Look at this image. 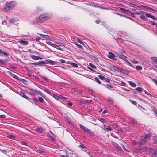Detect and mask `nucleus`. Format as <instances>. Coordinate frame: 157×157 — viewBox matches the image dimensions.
Returning a JSON list of instances; mask_svg holds the SVG:
<instances>
[{"label": "nucleus", "instance_id": "58836bf2", "mask_svg": "<svg viewBox=\"0 0 157 157\" xmlns=\"http://www.w3.org/2000/svg\"><path fill=\"white\" fill-rule=\"evenodd\" d=\"M93 59L95 63H98L99 62L98 59L95 57H94Z\"/></svg>", "mask_w": 157, "mask_h": 157}, {"label": "nucleus", "instance_id": "864d4df0", "mask_svg": "<svg viewBox=\"0 0 157 157\" xmlns=\"http://www.w3.org/2000/svg\"><path fill=\"white\" fill-rule=\"evenodd\" d=\"M147 9H149V10H151L152 11H157L156 10H154L152 8H150V7H147L146 6H144Z\"/></svg>", "mask_w": 157, "mask_h": 157}, {"label": "nucleus", "instance_id": "a211bd4d", "mask_svg": "<svg viewBox=\"0 0 157 157\" xmlns=\"http://www.w3.org/2000/svg\"><path fill=\"white\" fill-rule=\"evenodd\" d=\"M157 157V149L155 150L154 152L151 155V157Z\"/></svg>", "mask_w": 157, "mask_h": 157}, {"label": "nucleus", "instance_id": "b1692460", "mask_svg": "<svg viewBox=\"0 0 157 157\" xmlns=\"http://www.w3.org/2000/svg\"><path fill=\"white\" fill-rule=\"evenodd\" d=\"M53 47L59 50H62V49L61 48L59 47V46L58 45L54 44V45H53Z\"/></svg>", "mask_w": 157, "mask_h": 157}, {"label": "nucleus", "instance_id": "0e129e2a", "mask_svg": "<svg viewBox=\"0 0 157 157\" xmlns=\"http://www.w3.org/2000/svg\"><path fill=\"white\" fill-rule=\"evenodd\" d=\"M21 144L23 145H27V143L26 142L23 141L21 142Z\"/></svg>", "mask_w": 157, "mask_h": 157}, {"label": "nucleus", "instance_id": "052dcab7", "mask_svg": "<svg viewBox=\"0 0 157 157\" xmlns=\"http://www.w3.org/2000/svg\"><path fill=\"white\" fill-rule=\"evenodd\" d=\"M132 62L135 64H137L139 63V62L135 60H133L132 61Z\"/></svg>", "mask_w": 157, "mask_h": 157}, {"label": "nucleus", "instance_id": "f3484780", "mask_svg": "<svg viewBox=\"0 0 157 157\" xmlns=\"http://www.w3.org/2000/svg\"><path fill=\"white\" fill-rule=\"evenodd\" d=\"M55 43L56 44H59V46L62 45L63 44L61 42V41L60 40L54 39V40Z\"/></svg>", "mask_w": 157, "mask_h": 157}, {"label": "nucleus", "instance_id": "5fc2aeb1", "mask_svg": "<svg viewBox=\"0 0 157 157\" xmlns=\"http://www.w3.org/2000/svg\"><path fill=\"white\" fill-rule=\"evenodd\" d=\"M99 77L101 80H104L105 79V77L102 75H100L99 76Z\"/></svg>", "mask_w": 157, "mask_h": 157}, {"label": "nucleus", "instance_id": "603ef678", "mask_svg": "<svg viewBox=\"0 0 157 157\" xmlns=\"http://www.w3.org/2000/svg\"><path fill=\"white\" fill-rule=\"evenodd\" d=\"M144 92L145 94H146L149 96H151V94H149L148 92H147V91H146L145 90H144Z\"/></svg>", "mask_w": 157, "mask_h": 157}, {"label": "nucleus", "instance_id": "3c124183", "mask_svg": "<svg viewBox=\"0 0 157 157\" xmlns=\"http://www.w3.org/2000/svg\"><path fill=\"white\" fill-rule=\"evenodd\" d=\"M54 39H55L52 36H49V38H48V40L50 41H54Z\"/></svg>", "mask_w": 157, "mask_h": 157}, {"label": "nucleus", "instance_id": "f704fd0d", "mask_svg": "<svg viewBox=\"0 0 157 157\" xmlns=\"http://www.w3.org/2000/svg\"><path fill=\"white\" fill-rule=\"evenodd\" d=\"M71 64L74 67L77 68L78 67V65L76 63H71Z\"/></svg>", "mask_w": 157, "mask_h": 157}, {"label": "nucleus", "instance_id": "c756f323", "mask_svg": "<svg viewBox=\"0 0 157 157\" xmlns=\"http://www.w3.org/2000/svg\"><path fill=\"white\" fill-rule=\"evenodd\" d=\"M74 43L75 45H76L79 48L81 49L82 48V46L78 44V43L76 42H74Z\"/></svg>", "mask_w": 157, "mask_h": 157}, {"label": "nucleus", "instance_id": "72a5a7b5", "mask_svg": "<svg viewBox=\"0 0 157 157\" xmlns=\"http://www.w3.org/2000/svg\"><path fill=\"white\" fill-rule=\"evenodd\" d=\"M135 90L137 91H139L140 92H141L142 91V89L140 87H138L136 88L135 89Z\"/></svg>", "mask_w": 157, "mask_h": 157}, {"label": "nucleus", "instance_id": "f8f14e48", "mask_svg": "<svg viewBox=\"0 0 157 157\" xmlns=\"http://www.w3.org/2000/svg\"><path fill=\"white\" fill-rule=\"evenodd\" d=\"M44 61V62H45V63H46V64H49L51 65H54L56 63L55 61L51 60H49V61L46 60Z\"/></svg>", "mask_w": 157, "mask_h": 157}, {"label": "nucleus", "instance_id": "bb28decb", "mask_svg": "<svg viewBox=\"0 0 157 157\" xmlns=\"http://www.w3.org/2000/svg\"><path fill=\"white\" fill-rule=\"evenodd\" d=\"M108 101L111 104H113L114 102L113 99L111 98H109L108 100Z\"/></svg>", "mask_w": 157, "mask_h": 157}, {"label": "nucleus", "instance_id": "423d86ee", "mask_svg": "<svg viewBox=\"0 0 157 157\" xmlns=\"http://www.w3.org/2000/svg\"><path fill=\"white\" fill-rule=\"evenodd\" d=\"M112 68L114 71L118 72H123V71H126L125 70L122 68L120 69L119 67L113 65V66Z\"/></svg>", "mask_w": 157, "mask_h": 157}, {"label": "nucleus", "instance_id": "49530a36", "mask_svg": "<svg viewBox=\"0 0 157 157\" xmlns=\"http://www.w3.org/2000/svg\"><path fill=\"white\" fill-rule=\"evenodd\" d=\"M9 21L10 23H12L14 22V20L13 19H11L9 20Z\"/></svg>", "mask_w": 157, "mask_h": 157}, {"label": "nucleus", "instance_id": "13d9d810", "mask_svg": "<svg viewBox=\"0 0 157 157\" xmlns=\"http://www.w3.org/2000/svg\"><path fill=\"white\" fill-rule=\"evenodd\" d=\"M153 65L155 67H156V68H157V63H155V62H153Z\"/></svg>", "mask_w": 157, "mask_h": 157}, {"label": "nucleus", "instance_id": "a878e982", "mask_svg": "<svg viewBox=\"0 0 157 157\" xmlns=\"http://www.w3.org/2000/svg\"><path fill=\"white\" fill-rule=\"evenodd\" d=\"M120 9L121 10H122L126 13H127L129 12L128 10L125 9L124 8H120Z\"/></svg>", "mask_w": 157, "mask_h": 157}, {"label": "nucleus", "instance_id": "7c9ffc66", "mask_svg": "<svg viewBox=\"0 0 157 157\" xmlns=\"http://www.w3.org/2000/svg\"><path fill=\"white\" fill-rule=\"evenodd\" d=\"M21 95L25 99H28L29 97H27L24 93H22Z\"/></svg>", "mask_w": 157, "mask_h": 157}, {"label": "nucleus", "instance_id": "1a4fd4ad", "mask_svg": "<svg viewBox=\"0 0 157 157\" xmlns=\"http://www.w3.org/2000/svg\"><path fill=\"white\" fill-rule=\"evenodd\" d=\"M31 58L35 60H38L39 59H41L42 58L40 57L37 56L35 55H32L30 56Z\"/></svg>", "mask_w": 157, "mask_h": 157}, {"label": "nucleus", "instance_id": "c85d7f7f", "mask_svg": "<svg viewBox=\"0 0 157 157\" xmlns=\"http://www.w3.org/2000/svg\"><path fill=\"white\" fill-rule=\"evenodd\" d=\"M95 80L96 81L98 84H101V82L100 81L99 79L97 77H96L94 78Z\"/></svg>", "mask_w": 157, "mask_h": 157}, {"label": "nucleus", "instance_id": "412c9836", "mask_svg": "<svg viewBox=\"0 0 157 157\" xmlns=\"http://www.w3.org/2000/svg\"><path fill=\"white\" fill-rule=\"evenodd\" d=\"M39 35L42 36H43L44 38L46 39V40H48L49 36L48 35H44L41 34H39Z\"/></svg>", "mask_w": 157, "mask_h": 157}, {"label": "nucleus", "instance_id": "ddd939ff", "mask_svg": "<svg viewBox=\"0 0 157 157\" xmlns=\"http://www.w3.org/2000/svg\"><path fill=\"white\" fill-rule=\"evenodd\" d=\"M105 126V125H104L103 127L104 130H106L108 132L112 130V129L110 126H109L107 128H106Z\"/></svg>", "mask_w": 157, "mask_h": 157}, {"label": "nucleus", "instance_id": "cd10ccee", "mask_svg": "<svg viewBox=\"0 0 157 157\" xmlns=\"http://www.w3.org/2000/svg\"><path fill=\"white\" fill-rule=\"evenodd\" d=\"M144 13L145 14L146 16H147V17H149V18H151V17L152 16V15H151V14L149 13H147L145 12V13Z\"/></svg>", "mask_w": 157, "mask_h": 157}, {"label": "nucleus", "instance_id": "e2e57ef3", "mask_svg": "<svg viewBox=\"0 0 157 157\" xmlns=\"http://www.w3.org/2000/svg\"><path fill=\"white\" fill-rule=\"evenodd\" d=\"M67 105L70 106H72V103L70 101H68L67 103Z\"/></svg>", "mask_w": 157, "mask_h": 157}, {"label": "nucleus", "instance_id": "9b49d317", "mask_svg": "<svg viewBox=\"0 0 157 157\" xmlns=\"http://www.w3.org/2000/svg\"><path fill=\"white\" fill-rule=\"evenodd\" d=\"M108 57L110 58V59H114V58L115 57V55L113 53L109 52V55L108 56Z\"/></svg>", "mask_w": 157, "mask_h": 157}, {"label": "nucleus", "instance_id": "79ce46f5", "mask_svg": "<svg viewBox=\"0 0 157 157\" xmlns=\"http://www.w3.org/2000/svg\"><path fill=\"white\" fill-rule=\"evenodd\" d=\"M8 137L10 139H14L15 138V136H14L11 135H9L8 136Z\"/></svg>", "mask_w": 157, "mask_h": 157}, {"label": "nucleus", "instance_id": "f03ea898", "mask_svg": "<svg viewBox=\"0 0 157 157\" xmlns=\"http://www.w3.org/2000/svg\"><path fill=\"white\" fill-rule=\"evenodd\" d=\"M29 94L31 95L35 96L38 94L43 97L44 94L40 91L30 88H29Z\"/></svg>", "mask_w": 157, "mask_h": 157}, {"label": "nucleus", "instance_id": "dca6fc26", "mask_svg": "<svg viewBox=\"0 0 157 157\" xmlns=\"http://www.w3.org/2000/svg\"><path fill=\"white\" fill-rule=\"evenodd\" d=\"M36 131L38 133H41L43 131V129L41 127H38L36 128Z\"/></svg>", "mask_w": 157, "mask_h": 157}, {"label": "nucleus", "instance_id": "69168bd1", "mask_svg": "<svg viewBox=\"0 0 157 157\" xmlns=\"http://www.w3.org/2000/svg\"><path fill=\"white\" fill-rule=\"evenodd\" d=\"M77 41L80 43L81 44H83V42L82 41H81L79 39H78L77 40Z\"/></svg>", "mask_w": 157, "mask_h": 157}, {"label": "nucleus", "instance_id": "aec40b11", "mask_svg": "<svg viewBox=\"0 0 157 157\" xmlns=\"http://www.w3.org/2000/svg\"><path fill=\"white\" fill-rule=\"evenodd\" d=\"M9 74L13 78L16 79H18V77L16 75H14V74L11 73V72H9Z\"/></svg>", "mask_w": 157, "mask_h": 157}, {"label": "nucleus", "instance_id": "37998d69", "mask_svg": "<svg viewBox=\"0 0 157 157\" xmlns=\"http://www.w3.org/2000/svg\"><path fill=\"white\" fill-rule=\"evenodd\" d=\"M138 142H137L135 140L133 141L132 142V144L134 145H136V144L138 145Z\"/></svg>", "mask_w": 157, "mask_h": 157}, {"label": "nucleus", "instance_id": "6ab92c4d", "mask_svg": "<svg viewBox=\"0 0 157 157\" xmlns=\"http://www.w3.org/2000/svg\"><path fill=\"white\" fill-rule=\"evenodd\" d=\"M19 43L23 45H26L28 44V42L27 41L21 40L19 41Z\"/></svg>", "mask_w": 157, "mask_h": 157}, {"label": "nucleus", "instance_id": "e433bc0d", "mask_svg": "<svg viewBox=\"0 0 157 157\" xmlns=\"http://www.w3.org/2000/svg\"><path fill=\"white\" fill-rule=\"evenodd\" d=\"M79 147L80 148H81L83 151H86L84 149V148H85V147L83 145V144H81L79 145Z\"/></svg>", "mask_w": 157, "mask_h": 157}, {"label": "nucleus", "instance_id": "393cba45", "mask_svg": "<svg viewBox=\"0 0 157 157\" xmlns=\"http://www.w3.org/2000/svg\"><path fill=\"white\" fill-rule=\"evenodd\" d=\"M88 91L92 96H94V94L92 89H88Z\"/></svg>", "mask_w": 157, "mask_h": 157}, {"label": "nucleus", "instance_id": "09e8293b", "mask_svg": "<svg viewBox=\"0 0 157 157\" xmlns=\"http://www.w3.org/2000/svg\"><path fill=\"white\" fill-rule=\"evenodd\" d=\"M152 59L154 62H156L157 63V57H153L152 58Z\"/></svg>", "mask_w": 157, "mask_h": 157}, {"label": "nucleus", "instance_id": "ea45409f", "mask_svg": "<svg viewBox=\"0 0 157 157\" xmlns=\"http://www.w3.org/2000/svg\"><path fill=\"white\" fill-rule=\"evenodd\" d=\"M99 120L101 122L103 123H104L105 122V120L102 118H100L99 119Z\"/></svg>", "mask_w": 157, "mask_h": 157}, {"label": "nucleus", "instance_id": "0eeeda50", "mask_svg": "<svg viewBox=\"0 0 157 157\" xmlns=\"http://www.w3.org/2000/svg\"><path fill=\"white\" fill-rule=\"evenodd\" d=\"M112 143L115 148H116L117 150L119 151H121L122 150L121 148L116 142L114 141H112Z\"/></svg>", "mask_w": 157, "mask_h": 157}, {"label": "nucleus", "instance_id": "c9c22d12", "mask_svg": "<svg viewBox=\"0 0 157 157\" xmlns=\"http://www.w3.org/2000/svg\"><path fill=\"white\" fill-rule=\"evenodd\" d=\"M130 102L132 103V104H133L134 105L136 106V105H137V103L136 102L134 101V100H130Z\"/></svg>", "mask_w": 157, "mask_h": 157}, {"label": "nucleus", "instance_id": "20e7f679", "mask_svg": "<svg viewBox=\"0 0 157 157\" xmlns=\"http://www.w3.org/2000/svg\"><path fill=\"white\" fill-rule=\"evenodd\" d=\"M48 19V17L44 14H42L40 16L38 17V19L39 20V21L40 22H43L46 21Z\"/></svg>", "mask_w": 157, "mask_h": 157}, {"label": "nucleus", "instance_id": "6e6d98bb", "mask_svg": "<svg viewBox=\"0 0 157 157\" xmlns=\"http://www.w3.org/2000/svg\"><path fill=\"white\" fill-rule=\"evenodd\" d=\"M87 112L90 114L92 113L93 111L91 109H89L87 110Z\"/></svg>", "mask_w": 157, "mask_h": 157}, {"label": "nucleus", "instance_id": "4468645a", "mask_svg": "<svg viewBox=\"0 0 157 157\" xmlns=\"http://www.w3.org/2000/svg\"><path fill=\"white\" fill-rule=\"evenodd\" d=\"M146 143L144 141V140H143L142 139L138 141V145H139V146H140L144 144H145Z\"/></svg>", "mask_w": 157, "mask_h": 157}, {"label": "nucleus", "instance_id": "a18cd8bd", "mask_svg": "<svg viewBox=\"0 0 157 157\" xmlns=\"http://www.w3.org/2000/svg\"><path fill=\"white\" fill-rule=\"evenodd\" d=\"M46 43L50 45L51 46H52V47H53V45H54V44H52V42H50V41H48V42L47 41Z\"/></svg>", "mask_w": 157, "mask_h": 157}, {"label": "nucleus", "instance_id": "5701e85b", "mask_svg": "<svg viewBox=\"0 0 157 157\" xmlns=\"http://www.w3.org/2000/svg\"><path fill=\"white\" fill-rule=\"evenodd\" d=\"M128 82H129V84L130 85H131L132 86L134 87H135L136 86V84L135 83L133 82L132 81H129Z\"/></svg>", "mask_w": 157, "mask_h": 157}, {"label": "nucleus", "instance_id": "680f3d73", "mask_svg": "<svg viewBox=\"0 0 157 157\" xmlns=\"http://www.w3.org/2000/svg\"><path fill=\"white\" fill-rule=\"evenodd\" d=\"M127 64L128 65H129V66H131V67H132L133 68H134L133 66L128 61H127Z\"/></svg>", "mask_w": 157, "mask_h": 157}, {"label": "nucleus", "instance_id": "4be33fe9", "mask_svg": "<svg viewBox=\"0 0 157 157\" xmlns=\"http://www.w3.org/2000/svg\"><path fill=\"white\" fill-rule=\"evenodd\" d=\"M135 98L138 99L140 101H142L143 102H144V103L145 102V101L144 100L138 97L137 96H135Z\"/></svg>", "mask_w": 157, "mask_h": 157}, {"label": "nucleus", "instance_id": "39448f33", "mask_svg": "<svg viewBox=\"0 0 157 157\" xmlns=\"http://www.w3.org/2000/svg\"><path fill=\"white\" fill-rule=\"evenodd\" d=\"M45 62L44 61H39L37 62L34 63H31L32 65H38L39 66H43L44 65L46 64Z\"/></svg>", "mask_w": 157, "mask_h": 157}, {"label": "nucleus", "instance_id": "de8ad7c7", "mask_svg": "<svg viewBox=\"0 0 157 157\" xmlns=\"http://www.w3.org/2000/svg\"><path fill=\"white\" fill-rule=\"evenodd\" d=\"M89 65L91 67H92L93 68H96V67L94 65L92 64V63H90L89 64Z\"/></svg>", "mask_w": 157, "mask_h": 157}, {"label": "nucleus", "instance_id": "9d476101", "mask_svg": "<svg viewBox=\"0 0 157 157\" xmlns=\"http://www.w3.org/2000/svg\"><path fill=\"white\" fill-rule=\"evenodd\" d=\"M151 136L149 134H146L144 136V138L142 139L146 143L147 140Z\"/></svg>", "mask_w": 157, "mask_h": 157}, {"label": "nucleus", "instance_id": "c03bdc74", "mask_svg": "<svg viewBox=\"0 0 157 157\" xmlns=\"http://www.w3.org/2000/svg\"><path fill=\"white\" fill-rule=\"evenodd\" d=\"M53 97L56 99H58L59 98V97L56 94H53Z\"/></svg>", "mask_w": 157, "mask_h": 157}, {"label": "nucleus", "instance_id": "2f4dec72", "mask_svg": "<svg viewBox=\"0 0 157 157\" xmlns=\"http://www.w3.org/2000/svg\"><path fill=\"white\" fill-rule=\"evenodd\" d=\"M135 68L137 70H141L142 69V67L140 66H137Z\"/></svg>", "mask_w": 157, "mask_h": 157}, {"label": "nucleus", "instance_id": "338daca9", "mask_svg": "<svg viewBox=\"0 0 157 157\" xmlns=\"http://www.w3.org/2000/svg\"><path fill=\"white\" fill-rule=\"evenodd\" d=\"M92 6H93L94 7H96V8H99V6H97V5H92Z\"/></svg>", "mask_w": 157, "mask_h": 157}, {"label": "nucleus", "instance_id": "774afa93", "mask_svg": "<svg viewBox=\"0 0 157 157\" xmlns=\"http://www.w3.org/2000/svg\"><path fill=\"white\" fill-rule=\"evenodd\" d=\"M153 81L155 83V84L157 86V81L155 79H153Z\"/></svg>", "mask_w": 157, "mask_h": 157}, {"label": "nucleus", "instance_id": "473e14b6", "mask_svg": "<svg viewBox=\"0 0 157 157\" xmlns=\"http://www.w3.org/2000/svg\"><path fill=\"white\" fill-rule=\"evenodd\" d=\"M42 79L44 80H45V81H46L47 82L48 81V78L46 76H42Z\"/></svg>", "mask_w": 157, "mask_h": 157}, {"label": "nucleus", "instance_id": "4d7b16f0", "mask_svg": "<svg viewBox=\"0 0 157 157\" xmlns=\"http://www.w3.org/2000/svg\"><path fill=\"white\" fill-rule=\"evenodd\" d=\"M6 117V116L4 115H0V118H4Z\"/></svg>", "mask_w": 157, "mask_h": 157}, {"label": "nucleus", "instance_id": "6e6552de", "mask_svg": "<svg viewBox=\"0 0 157 157\" xmlns=\"http://www.w3.org/2000/svg\"><path fill=\"white\" fill-rule=\"evenodd\" d=\"M145 13L144 12H141L140 13H138V14H141L140 16V17L144 21H146L147 20V18L146 17V16L145 14L144 13Z\"/></svg>", "mask_w": 157, "mask_h": 157}, {"label": "nucleus", "instance_id": "7ed1b4c3", "mask_svg": "<svg viewBox=\"0 0 157 157\" xmlns=\"http://www.w3.org/2000/svg\"><path fill=\"white\" fill-rule=\"evenodd\" d=\"M80 128L84 132H87L88 134L92 136L95 135L94 133L92 132L90 130L88 129L86 127L82 125H80Z\"/></svg>", "mask_w": 157, "mask_h": 157}, {"label": "nucleus", "instance_id": "2eb2a0df", "mask_svg": "<svg viewBox=\"0 0 157 157\" xmlns=\"http://www.w3.org/2000/svg\"><path fill=\"white\" fill-rule=\"evenodd\" d=\"M130 121V123L133 125H135L137 123L136 121L132 118H131Z\"/></svg>", "mask_w": 157, "mask_h": 157}, {"label": "nucleus", "instance_id": "4c0bfd02", "mask_svg": "<svg viewBox=\"0 0 157 157\" xmlns=\"http://www.w3.org/2000/svg\"><path fill=\"white\" fill-rule=\"evenodd\" d=\"M39 101L41 103H42L44 101V100L43 98L41 97H39L38 98Z\"/></svg>", "mask_w": 157, "mask_h": 157}, {"label": "nucleus", "instance_id": "a19ab883", "mask_svg": "<svg viewBox=\"0 0 157 157\" xmlns=\"http://www.w3.org/2000/svg\"><path fill=\"white\" fill-rule=\"evenodd\" d=\"M1 54H3L6 56H7L8 55V53L6 52H5L4 51H2Z\"/></svg>", "mask_w": 157, "mask_h": 157}, {"label": "nucleus", "instance_id": "bf43d9fd", "mask_svg": "<svg viewBox=\"0 0 157 157\" xmlns=\"http://www.w3.org/2000/svg\"><path fill=\"white\" fill-rule=\"evenodd\" d=\"M105 81L106 82L109 83L110 82V80L108 78H106L105 79Z\"/></svg>", "mask_w": 157, "mask_h": 157}, {"label": "nucleus", "instance_id": "f257e3e1", "mask_svg": "<svg viewBox=\"0 0 157 157\" xmlns=\"http://www.w3.org/2000/svg\"><path fill=\"white\" fill-rule=\"evenodd\" d=\"M16 4V2H15L12 1L7 2L5 5V8L9 10H10L15 7Z\"/></svg>", "mask_w": 157, "mask_h": 157}, {"label": "nucleus", "instance_id": "8fccbe9b", "mask_svg": "<svg viewBox=\"0 0 157 157\" xmlns=\"http://www.w3.org/2000/svg\"><path fill=\"white\" fill-rule=\"evenodd\" d=\"M36 151L39 153H40V154H42L43 152H44V151H43V150H38Z\"/></svg>", "mask_w": 157, "mask_h": 157}]
</instances>
